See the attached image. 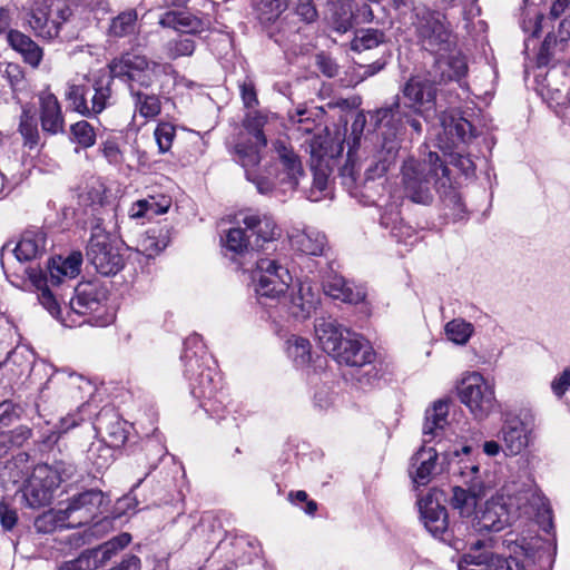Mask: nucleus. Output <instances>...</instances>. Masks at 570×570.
Returning a JSON list of instances; mask_svg holds the SVG:
<instances>
[{"mask_svg":"<svg viewBox=\"0 0 570 570\" xmlns=\"http://www.w3.org/2000/svg\"><path fill=\"white\" fill-rule=\"evenodd\" d=\"M159 24L189 35L202 33L209 28L208 20L185 11H168L164 13L159 19Z\"/></svg>","mask_w":570,"mask_h":570,"instance_id":"nucleus-24","label":"nucleus"},{"mask_svg":"<svg viewBox=\"0 0 570 570\" xmlns=\"http://www.w3.org/2000/svg\"><path fill=\"white\" fill-rule=\"evenodd\" d=\"M341 177L342 183L347 188H357V164L356 161L348 155V158L345 165L341 168Z\"/></svg>","mask_w":570,"mask_h":570,"instance_id":"nucleus-54","label":"nucleus"},{"mask_svg":"<svg viewBox=\"0 0 570 570\" xmlns=\"http://www.w3.org/2000/svg\"><path fill=\"white\" fill-rule=\"evenodd\" d=\"M24 497L30 507L37 508L48 504L52 498V493L31 478L26 488Z\"/></svg>","mask_w":570,"mask_h":570,"instance_id":"nucleus-47","label":"nucleus"},{"mask_svg":"<svg viewBox=\"0 0 570 570\" xmlns=\"http://www.w3.org/2000/svg\"><path fill=\"white\" fill-rule=\"evenodd\" d=\"M0 521H1V525L4 530H7V531L12 530L18 521L16 511L10 509L8 505L1 503L0 504Z\"/></svg>","mask_w":570,"mask_h":570,"instance_id":"nucleus-60","label":"nucleus"},{"mask_svg":"<svg viewBox=\"0 0 570 570\" xmlns=\"http://www.w3.org/2000/svg\"><path fill=\"white\" fill-rule=\"evenodd\" d=\"M70 16L71 8L65 0H36L27 21L36 37L52 40Z\"/></svg>","mask_w":570,"mask_h":570,"instance_id":"nucleus-9","label":"nucleus"},{"mask_svg":"<svg viewBox=\"0 0 570 570\" xmlns=\"http://www.w3.org/2000/svg\"><path fill=\"white\" fill-rule=\"evenodd\" d=\"M448 412L449 404L443 401L435 402L433 407L426 411L423 424L424 443L430 442L432 436L436 435V431L445 426Z\"/></svg>","mask_w":570,"mask_h":570,"instance_id":"nucleus-31","label":"nucleus"},{"mask_svg":"<svg viewBox=\"0 0 570 570\" xmlns=\"http://www.w3.org/2000/svg\"><path fill=\"white\" fill-rule=\"evenodd\" d=\"M551 390L559 399L570 391V367H566L552 380Z\"/></svg>","mask_w":570,"mask_h":570,"instance_id":"nucleus-56","label":"nucleus"},{"mask_svg":"<svg viewBox=\"0 0 570 570\" xmlns=\"http://www.w3.org/2000/svg\"><path fill=\"white\" fill-rule=\"evenodd\" d=\"M267 117L258 111L248 112L243 121L244 132L237 137L233 147V159L240 165L247 180L252 181L261 194H268L274 189V183L259 169L262 150L267 146L263 131Z\"/></svg>","mask_w":570,"mask_h":570,"instance_id":"nucleus-4","label":"nucleus"},{"mask_svg":"<svg viewBox=\"0 0 570 570\" xmlns=\"http://www.w3.org/2000/svg\"><path fill=\"white\" fill-rule=\"evenodd\" d=\"M70 132L72 140L82 148L92 147L96 142L95 128L86 120H80L71 125Z\"/></svg>","mask_w":570,"mask_h":570,"instance_id":"nucleus-45","label":"nucleus"},{"mask_svg":"<svg viewBox=\"0 0 570 570\" xmlns=\"http://www.w3.org/2000/svg\"><path fill=\"white\" fill-rule=\"evenodd\" d=\"M288 7V0H255L258 17L264 22L276 20Z\"/></svg>","mask_w":570,"mask_h":570,"instance_id":"nucleus-41","label":"nucleus"},{"mask_svg":"<svg viewBox=\"0 0 570 570\" xmlns=\"http://www.w3.org/2000/svg\"><path fill=\"white\" fill-rule=\"evenodd\" d=\"M389 163H390L389 158H385L383 160H379L375 164L371 165L365 170V179H364V183H363V188L364 189L368 188V183L370 181H374L375 179H380V178H382L385 175V173L389 169Z\"/></svg>","mask_w":570,"mask_h":570,"instance_id":"nucleus-55","label":"nucleus"},{"mask_svg":"<svg viewBox=\"0 0 570 570\" xmlns=\"http://www.w3.org/2000/svg\"><path fill=\"white\" fill-rule=\"evenodd\" d=\"M87 89L85 86L69 83L66 91V99L70 107L78 114L89 116Z\"/></svg>","mask_w":570,"mask_h":570,"instance_id":"nucleus-44","label":"nucleus"},{"mask_svg":"<svg viewBox=\"0 0 570 570\" xmlns=\"http://www.w3.org/2000/svg\"><path fill=\"white\" fill-rule=\"evenodd\" d=\"M328 174L326 169L318 166L314 169L313 185L311 188V200L318 202L322 198V194L327 190Z\"/></svg>","mask_w":570,"mask_h":570,"instance_id":"nucleus-53","label":"nucleus"},{"mask_svg":"<svg viewBox=\"0 0 570 570\" xmlns=\"http://www.w3.org/2000/svg\"><path fill=\"white\" fill-rule=\"evenodd\" d=\"M240 94L244 105L252 108L258 104L256 91L252 83L244 82L240 85Z\"/></svg>","mask_w":570,"mask_h":570,"instance_id":"nucleus-63","label":"nucleus"},{"mask_svg":"<svg viewBox=\"0 0 570 570\" xmlns=\"http://www.w3.org/2000/svg\"><path fill=\"white\" fill-rule=\"evenodd\" d=\"M119 550L118 546H116L111 539L98 548L91 549L92 552H96L95 557L98 559L100 566L108 561Z\"/></svg>","mask_w":570,"mask_h":570,"instance_id":"nucleus-59","label":"nucleus"},{"mask_svg":"<svg viewBox=\"0 0 570 570\" xmlns=\"http://www.w3.org/2000/svg\"><path fill=\"white\" fill-rule=\"evenodd\" d=\"M112 75L108 78L101 77L94 83V95L91 96L90 104L88 102L89 115L100 114L109 104L111 98V82Z\"/></svg>","mask_w":570,"mask_h":570,"instance_id":"nucleus-32","label":"nucleus"},{"mask_svg":"<svg viewBox=\"0 0 570 570\" xmlns=\"http://www.w3.org/2000/svg\"><path fill=\"white\" fill-rule=\"evenodd\" d=\"M87 257L97 272L105 276L115 275L124 267V258L118 246L99 226L92 229Z\"/></svg>","mask_w":570,"mask_h":570,"instance_id":"nucleus-13","label":"nucleus"},{"mask_svg":"<svg viewBox=\"0 0 570 570\" xmlns=\"http://www.w3.org/2000/svg\"><path fill=\"white\" fill-rule=\"evenodd\" d=\"M454 456L456 458L455 461H452L450 463L451 470L454 474H459L465 484H468V481L470 479H475V481H482L480 475V468L479 464L463 458H459L460 455L458 452L454 453Z\"/></svg>","mask_w":570,"mask_h":570,"instance_id":"nucleus-43","label":"nucleus"},{"mask_svg":"<svg viewBox=\"0 0 570 570\" xmlns=\"http://www.w3.org/2000/svg\"><path fill=\"white\" fill-rule=\"evenodd\" d=\"M224 245L235 254H243L248 252L249 248L253 250V243L249 235H247L246 227L230 228L224 239Z\"/></svg>","mask_w":570,"mask_h":570,"instance_id":"nucleus-40","label":"nucleus"},{"mask_svg":"<svg viewBox=\"0 0 570 570\" xmlns=\"http://www.w3.org/2000/svg\"><path fill=\"white\" fill-rule=\"evenodd\" d=\"M444 331L450 341L459 345H464L472 336L474 327L463 318H454L446 323Z\"/></svg>","mask_w":570,"mask_h":570,"instance_id":"nucleus-39","label":"nucleus"},{"mask_svg":"<svg viewBox=\"0 0 570 570\" xmlns=\"http://www.w3.org/2000/svg\"><path fill=\"white\" fill-rule=\"evenodd\" d=\"M402 94L405 107L415 114L428 119L435 112L436 88L433 81L412 77L405 82Z\"/></svg>","mask_w":570,"mask_h":570,"instance_id":"nucleus-14","label":"nucleus"},{"mask_svg":"<svg viewBox=\"0 0 570 570\" xmlns=\"http://www.w3.org/2000/svg\"><path fill=\"white\" fill-rule=\"evenodd\" d=\"M324 293L347 304H358L365 298V292L361 286L347 283L340 275H328L323 281Z\"/></svg>","mask_w":570,"mask_h":570,"instance_id":"nucleus-23","label":"nucleus"},{"mask_svg":"<svg viewBox=\"0 0 570 570\" xmlns=\"http://www.w3.org/2000/svg\"><path fill=\"white\" fill-rule=\"evenodd\" d=\"M106 188L98 179L89 181L79 194V202L85 206L102 205Z\"/></svg>","mask_w":570,"mask_h":570,"instance_id":"nucleus-46","label":"nucleus"},{"mask_svg":"<svg viewBox=\"0 0 570 570\" xmlns=\"http://www.w3.org/2000/svg\"><path fill=\"white\" fill-rule=\"evenodd\" d=\"M530 431L525 419L507 414L500 431L504 452L509 455L520 454L529 444Z\"/></svg>","mask_w":570,"mask_h":570,"instance_id":"nucleus-18","label":"nucleus"},{"mask_svg":"<svg viewBox=\"0 0 570 570\" xmlns=\"http://www.w3.org/2000/svg\"><path fill=\"white\" fill-rule=\"evenodd\" d=\"M167 245V232L163 228H151L137 239L136 249L146 257H154L164 250Z\"/></svg>","mask_w":570,"mask_h":570,"instance_id":"nucleus-29","label":"nucleus"},{"mask_svg":"<svg viewBox=\"0 0 570 570\" xmlns=\"http://www.w3.org/2000/svg\"><path fill=\"white\" fill-rule=\"evenodd\" d=\"M458 395L471 415L483 421L493 413L498 406L495 385L479 372L466 373L458 386Z\"/></svg>","mask_w":570,"mask_h":570,"instance_id":"nucleus-8","label":"nucleus"},{"mask_svg":"<svg viewBox=\"0 0 570 570\" xmlns=\"http://www.w3.org/2000/svg\"><path fill=\"white\" fill-rule=\"evenodd\" d=\"M294 249L306 255H322L326 246V237L314 228L295 230L289 236Z\"/></svg>","mask_w":570,"mask_h":570,"instance_id":"nucleus-26","label":"nucleus"},{"mask_svg":"<svg viewBox=\"0 0 570 570\" xmlns=\"http://www.w3.org/2000/svg\"><path fill=\"white\" fill-rule=\"evenodd\" d=\"M31 436V430L20 425L12 430L9 435V442L13 446H21Z\"/></svg>","mask_w":570,"mask_h":570,"instance_id":"nucleus-62","label":"nucleus"},{"mask_svg":"<svg viewBox=\"0 0 570 570\" xmlns=\"http://www.w3.org/2000/svg\"><path fill=\"white\" fill-rule=\"evenodd\" d=\"M296 13L307 23L316 20L317 11L312 0H298L296 4Z\"/></svg>","mask_w":570,"mask_h":570,"instance_id":"nucleus-58","label":"nucleus"},{"mask_svg":"<svg viewBox=\"0 0 570 570\" xmlns=\"http://www.w3.org/2000/svg\"><path fill=\"white\" fill-rule=\"evenodd\" d=\"M170 199L166 196H161L159 199H156L155 197L140 199L132 204L128 214L129 217L134 219L141 217L153 218L154 216L167 213L170 207Z\"/></svg>","mask_w":570,"mask_h":570,"instance_id":"nucleus-30","label":"nucleus"},{"mask_svg":"<svg viewBox=\"0 0 570 570\" xmlns=\"http://www.w3.org/2000/svg\"><path fill=\"white\" fill-rule=\"evenodd\" d=\"M287 352L297 365H305L311 360V343L304 337L293 335L287 340Z\"/></svg>","mask_w":570,"mask_h":570,"instance_id":"nucleus-42","label":"nucleus"},{"mask_svg":"<svg viewBox=\"0 0 570 570\" xmlns=\"http://www.w3.org/2000/svg\"><path fill=\"white\" fill-rule=\"evenodd\" d=\"M535 519L547 532L552 529L549 503L534 487L511 483L485 502L473 524L476 531L499 532L520 518Z\"/></svg>","mask_w":570,"mask_h":570,"instance_id":"nucleus-2","label":"nucleus"},{"mask_svg":"<svg viewBox=\"0 0 570 570\" xmlns=\"http://www.w3.org/2000/svg\"><path fill=\"white\" fill-rule=\"evenodd\" d=\"M402 187L406 198L416 204L428 205L438 191L449 184V169L438 153L429 151L422 159L407 158L401 168Z\"/></svg>","mask_w":570,"mask_h":570,"instance_id":"nucleus-6","label":"nucleus"},{"mask_svg":"<svg viewBox=\"0 0 570 570\" xmlns=\"http://www.w3.org/2000/svg\"><path fill=\"white\" fill-rule=\"evenodd\" d=\"M443 470L439 452L434 448L423 445L411 458L409 474L413 484L419 488L428 485Z\"/></svg>","mask_w":570,"mask_h":570,"instance_id":"nucleus-16","label":"nucleus"},{"mask_svg":"<svg viewBox=\"0 0 570 570\" xmlns=\"http://www.w3.org/2000/svg\"><path fill=\"white\" fill-rule=\"evenodd\" d=\"M41 128L45 132L57 135L63 131L65 118L57 97L49 90L38 95Z\"/></svg>","mask_w":570,"mask_h":570,"instance_id":"nucleus-20","label":"nucleus"},{"mask_svg":"<svg viewBox=\"0 0 570 570\" xmlns=\"http://www.w3.org/2000/svg\"><path fill=\"white\" fill-rule=\"evenodd\" d=\"M96 552L91 549L82 552L77 559L65 562L59 570H96L100 567Z\"/></svg>","mask_w":570,"mask_h":570,"instance_id":"nucleus-49","label":"nucleus"},{"mask_svg":"<svg viewBox=\"0 0 570 570\" xmlns=\"http://www.w3.org/2000/svg\"><path fill=\"white\" fill-rule=\"evenodd\" d=\"M7 39L11 48L22 56L26 63L32 68L39 67L43 50L29 36L18 30H10Z\"/></svg>","mask_w":570,"mask_h":570,"instance_id":"nucleus-27","label":"nucleus"},{"mask_svg":"<svg viewBox=\"0 0 570 570\" xmlns=\"http://www.w3.org/2000/svg\"><path fill=\"white\" fill-rule=\"evenodd\" d=\"M110 73L128 82L135 111L141 117L155 118L161 110L159 95L164 79L173 72L168 63L149 60L146 56L127 52L109 63Z\"/></svg>","mask_w":570,"mask_h":570,"instance_id":"nucleus-3","label":"nucleus"},{"mask_svg":"<svg viewBox=\"0 0 570 570\" xmlns=\"http://www.w3.org/2000/svg\"><path fill=\"white\" fill-rule=\"evenodd\" d=\"M253 281L259 298L279 299L288 289L292 276L277 261L259 258L253 272Z\"/></svg>","mask_w":570,"mask_h":570,"instance_id":"nucleus-12","label":"nucleus"},{"mask_svg":"<svg viewBox=\"0 0 570 570\" xmlns=\"http://www.w3.org/2000/svg\"><path fill=\"white\" fill-rule=\"evenodd\" d=\"M35 528L38 532L50 533L57 528H70L63 509L48 510L36 518Z\"/></svg>","mask_w":570,"mask_h":570,"instance_id":"nucleus-35","label":"nucleus"},{"mask_svg":"<svg viewBox=\"0 0 570 570\" xmlns=\"http://www.w3.org/2000/svg\"><path fill=\"white\" fill-rule=\"evenodd\" d=\"M167 55L170 59L191 56L195 51V41L189 37H179L167 43Z\"/></svg>","mask_w":570,"mask_h":570,"instance_id":"nucleus-50","label":"nucleus"},{"mask_svg":"<svg viewBox=\"0 0 570 570\" xmlns=\"http://www.w3.org/2000/svg\"><path fill=\"white\" fill-rule=\"evenodd\" d=\"M47 238L41 230H27L12 249L19 262H28L38 258L46 252Z\"/></svg>","mask_w":570,"mask_h":570,"instance_id":"nucleus-25","label":"nucleus"},{"mask_svg":"<svg viewBox=\"0 0 570 570\" xmlns=\"http://www.w3.org/2000/svg\"><path fill=\"white\" fill-rule=\"evenodd\" d=\"M31 478L41 483L50 493L60 485V479L52 465L46 464L37 466Z\"/></svg>","mask_w":570,"mask_h":570,"instance_id":"nucleus-48","label":"nucleus"},{"mask_svg":"<svg viewBox=\"0 0 570 570\" xmlns=\"http://www.w3.org/2000/svg\"><path fill=\"white\" fill-rule=\"evenodd\" d=\"M18 417L16 406L11 401L0 402V424L9 425L14 419Z\"/></svg>","mask_w":570,"mask_h":570,"instance_id":"nucleus-61","label":"nucleus"},{"mask_svg":"<svg viewBox=\"0 0 570 570\" xmlns=\"http://www.w3.org/2000/svg\"><path fill=\"white\" fill-rule=\"evenodd\" d=\"M331 24L340 33L348 31L353 26L352 4L347 2L334 3L332 7Z\"/></svg>","mask_w":570,"mask_h":570,"instance_id":"nucleus-38","label":"nucleus"},{"mask_svg":"<svg viewBox=\"0 0 570 570\" xmlns=\"http://www.w3.org/2000/svg\"><path fill=\"white\" fill-rule=\"evenodd\" d=\"M82 255L80 252H73L68 257H53L48 263V275L45 281H38L37 287L39 303L67 327L81 324L75 316H85L98 312L106 299L105 291L94 283H81L75 288V296L70 299L67 309V316H61L60 306L47 287L48 283L52 286L62 284L67 279L76 278L80 273Z\"/></svg>","mask_w":570,"mask_h":570,"instance_id":"nucleus-1","label":"nucleus"},{"mask_svg":"<svg viewBox=\"0 0 570 570\" xmlns=\"http://www.w3.org/2000/svg\"><path fill=\"white\" fill-rule=\"evenodd\" d=\"M441 125L445 134L450 135L452 138L455 137L458 140L465 141L474 136L471 122L463 117L444 115L441 118Z\"/></svg>","mask_w":570,"mask_h":570,"instance_id":"nucleus-34","label":"nucleus"},{"mask_svg":"<svg viewBox=\"0 0 570 570\" xmlns=\"http://www.w3.org/2000/svg\"><path fill=\"white\" fill-rule=\"evenodd\" d=\"M435 56L433 75L440 82L460 81L468 73L466 59L455 47Z\"/></svg>","mask_w":570,"mask_h":570,"instance_id":"nucleus-19","label":"nucleus"},{"mask_svg":"<svg viewBox=\"0 0 570 570\" xmlns=\"http://www.w3.org/2000/svg\"><path fill=\"white\" fill-rule=\"evenodd\" d=\"M138 14L135 9H127L111 19L108 33L111 37L121 38L135 32Z\"/></svg>","mask_w":570,"mask_h":570,"instance_id":"nucleus-33","label":"nucleus"},{"mask_svg":"<svg viewBox=\"0 0 570 570\" xmlns=\"http://www.w3.org/2000/svg\"><path fill=\"white\" fill-rule=\"evenodd\" d=\"M413 27L422 47L433 55L446 52L456 41L443 13L423 4L413 8Z\"/></svg>","mask_w":570,"mask_h":570,"instance_id":"nucleus-7","label":"nucleus"},{"mask_svg":"<svg viewBox=\"0 0 570 570\" xmlns=\"http://www.w3.org/2000/svg\"><path fill=\"white\" fill-rule=\"evenodd\" d=\"M55 471L60 479V483L71 479L76 473V466L67 462H56L53 465Z\"/></svg>","mask_w":570,"mask_h":570,"instance_id":"nucleus-64","label":"nucleus"},{"mask_svg":"<svg viewBox=\"0 0 570 570\" xmlns=\"http://www.w3.org/2000/svg\"><path fill=\"white\" fill-rule=\"evenodd\" d=\"M104 501L100 490H87L68 500L63 508L70 528H77L89 523L99 512Z\"/></svg>","mask_w":570,"mask_h":570,"instance_id":"nucleus-15","label":"nucleus"},{"mask_svg":"<svg viewBox=\"0 0 570 570\" xmlns=\"http://www.w3.org/2000/svg\"><path fill=\"white\" fill-rule=\"evenodd\" d=\"M381 225L385 228L391 229V234L400 239L403 235V228L404 226L401 225V218L400 213L396 208V206H390L384 210V213L381 215Z\"/></svg>","mask_w":570,"mask_h":570,"instance_id":"nucleus-51","label":"nucleus"},{"mask_svg":"<svg viewBox=\"0 0 570 570\" xmlns=\"http://www.w3.org/2000/svg\"><path fill=\"white\" fill-rule=\"evenodd\" d=\"M19 131L24 140V146L30 149L38 146L40 140V134L38 130V124L31 109L23 108L20 116Z\"/></svg>","mask_w":570,"mask_h":570,"instance_id":"nucleus-37","label":"nucleus"},{"mask_svg":"<svg viewBox=\"0 0 570 570\" xmlns=\"http://www.w3.org/2000/svg\"><path fill=\"white\" fill-rule=\"evenodd\" d=\"M186 366V375L196 383H191V393L196 397L209 399L214 395L216 385L214 383L213 371L210 368L199 370L208 360L202 338L195 334L185 341V352L183 355Z\"/></svg>","mask_w":570,"mask_h":570,"instance_id":"nucleus-10","label":"nucleus"},{"mask_svg":"<svg viewBox=\"0 0 570 570\" xmlns=\"http://www.w3.org/2000/svg\"><path fill=\"white\" fill-rule=\"evenodd\" d=\"M242 223L246 230L250 233L249 237H255L252 240L253 250H258L264 243H271L279 235L275 222L267 215L246 214L243 216Z\"/></svg>","mask_w":570,"mask_h":570,"instance_id":"nucleus-21","label":"nucleus"},{"mask_svg":"<svg viewBox=\"0 0 570 570\" xmlns=\"http://www.w3.org/2000/svg\"><path fill=\"white\" fill-rule=\"evenodd\" d=\"M314 330L318 345L337 363L363 366L373 362L374 352L370 343L335 320L316 318Z\"/></svg>","mask_w":570,"mask_h":570,"instance_id":"nucleus-5","label":"nucleus"},{"mask_svg":"<svg viewBox=\"0 0 570 570\" xmlns=\"http://www.w3.org/2000/svg\"><path fill=\"white\" fill-rule=\"evenodd\" d=\"M273 150L278 159L277 167L274 165L264 168L265 176L274 183V189L286 194L298 186L299 178L304 175L302 161L293 148L284 140L273 142Z\"/></svg>","mask_w":570,"mask_h":570,"instance_id":"nucleus-11","label":"nucleus"},{"mask_svg":"<svg viewBox=\"0 0 570 570\" xmlns=\"http://www.w3.org/2000/svg\"><path fill=\"white\" fill-rule=\"evenodd\" d=\"M469 487L468 490L461 487H454L452 492L453 495L451 498V505L453 509L458 510L462 517H470L474 513L478 500L487 494L488 487L483 481H475V479H470L468 481Z\"/></svg>","mask_w":570,"mask_h":570,"instance_id":"nucleus-22","label":"nucleus"},{"mask_svg":"<svg viewBox=\"0 0 570 570\" xmlns=\"http://www.w3.org/2000/svg\"><path fill=\"white\" fill-rule=\"evenodd\" d=\"M385 42V35L379 29L367 28L361 29L356 32L351 42V48L354 51H364L373 49L381 43Z\"/></svg>","mask_w":570,"mask_h":570,"instance_id":"nucleus-36","label":"nucleus"},{"mask_svg":"<svg viewBox=\"0 0 570 570\" xmlns=\"http://www.w3.org/2000/svg\"><path fill=\"white\" fill-rule=\"evenodd\" d=\"M419 508L425 528L434 535L443 534L448 529V514L445 508L432 499L420 500Z\"/></svg>","mask_w":570,"mask_h":570,"instance_id":"nucleus-28","label":"nucleus"},{"mask_svg":"<svg viewBox=\"0 0 570 570\" xmlns=\"http://www.w3.org/2000/svg\"><path fill=\"white\" fill-rule=\"evenodd\" d=\"M288 313L297 320H307L321 303L318 289L308 281L301 282L285 298Z\"/></svg>","mask_w":570,"mask_h":570,"instance_id":"nucleus-17","label":"nucleus"},{"mask_svg":"<svg viewBox=\"0 0 570 570\" xmlns=\"http://www.w3.org/2000/svg\"><path fill=\"white\" fill-rule=\"evenodd\" d=\"M154 135L159 153L164 154L168 151L173 145L175 127L168 122H161L156 127Z\"/></svg>","mask_w":570,"mask_h":570,"instance_id":"nucleus-52","label":"nucleus"},{"mask_svg":"<svg viewBox=\"0 0 570 570\" xmlns=\"http://www.w3.org/2000/svg\"><path fill=\"white\" fill-rule=\"evenodd\" d=\"M101 153L109 164L118 165L124 160L122 153L114 140H106L102 142Z\"/></svg>","mask_w":570,"mask_h":570,"instance_id":"nucleus-57","label":"nucleus"}]
</instances>
